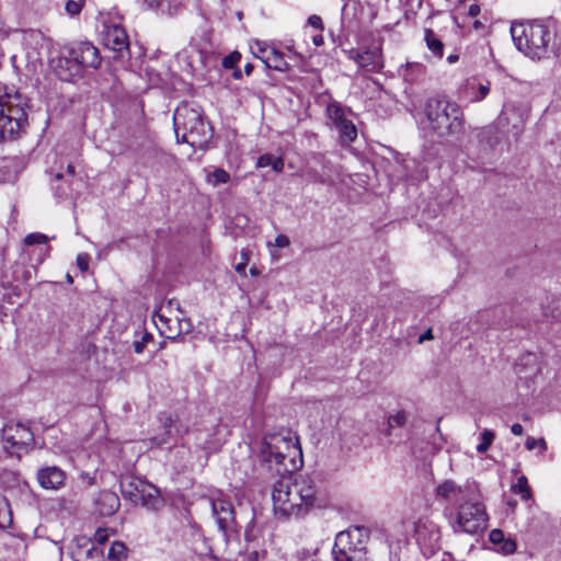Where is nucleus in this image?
<instances>
[{
	"mask_svg": "<svg viewBox=\"0 0 561 561\" xmlns=\"http://www.w3.org/2000/svg\"><path fill=\"white\" fill-rule=\"evenodd\" d=\"M408 415L404 411H398L396 414L388 417V435H390L393 427H401L407 423Z\"/></svg>",
	"mask_w": 561,
	"mask_h": 561,
	"instance_id": "nucleus-32",
	"label": "nucleus"
},
{
	"mask_svg": "<svg viewBox=\"0 0 561 561\" xmlns=\"http://www.w3.org/2000/svg\"><path fill=\"white\" fill-rule=\"evenodd\" d=\"M210 505L219 529L225 531L231 528L234 524L232 504L227 499L219 495L210 500Z\"/></svg>",
	"mask_w": 561,
	"mask_h": 561,
	"instance_id": "nucleus-14",
	"label": "nucleus"
},
{
	"mask_svg": "<svg viewBox=\"0 0 561 561\" xmlns=\"http://www.w3.org/2000/svg\"><path fill=\"white\" fill-rule=\"evenodd\" d=\"M355 61L360 68L375 72L382 68L381 56L378 50H365L355 57Z\"/></svg>",
	"mask_w": 561,
	"mask_h": 561,
	"instance_id": "nucleus-21",
	"label": "nucleus"
},
{
	"mask_svg": "<svg viewBox=\"0 0 561 561\" xmlns=\"http://www.w3.org/2000/svg\"><path fill=\"white\" fill-rule=\"evenodd\" d=\"M336 130L342 145H350L357 138V129L351 119L339 126Z\"/></svg>",
	"mask_w": 561,
	"mask_h": 561,
	"instance_id": "nucleus-25",
	"label": "nucleus"
},
{
	"mask_svg": "<svg viewBox=\"0 0 561 561\" xmlns=\"http://www.w3.org/2000/svg\"><path fill=\"white\" fill-rule=\"evenodd\" d=\"M83 5V0H68L66 3V11L70 15H77L80 13Z\"/></svg>",
	"mask_w": 561,
	"mask_h": 561,
	"instance_id": "nucleus-41",
	"label": "nucleus"
},
{
	"mask_svg": "<svg viewBox=\"0 0 561 561\" xmlns=\"http://www.w3.org/2000/svg\"><path fill=\"white\" fill-rule=\"evenodd\" d=\"M325 113L332 126L336 129L339 126L350 119L347 114L351 112L347 111L341 103L332 101L327 105Z\"/></svg>",
	"mask_w": 561,
	"mask_h": 561,
	"instance_id": "nucleus-22",
	"label": "nucleus"
},
{
	"mask_svg": "<svg viewBox=\"0 0 561 561\" xmlns=\"http://www.w3.org/2000/svg\"><path fill=\"white\" fill-rule=\"evenodd\" d=\"M4 448L13 454L28 447L33 443V433L22 423H8L2 428Z\"/></svg>",
	"mask_w": 561,
	"mask_h": 561,
	"instance_id": "nucleus-10",
	"label": "nucleus"
},
{
	"mask_svg": "<svg viewBox=\"0 0 561 561\" xmlns=\"http://www.w3.org/2000/svg\"><path fill=\"white\" fill-rule=\"evenodd\" d=\"M174 133L178 142L193 148L202 147L210 137V127L203 116L202 108L190 102H182L173 114Z\"/></svg>",
	"mask_w": 561,
	"mask_h": 561,
	"instance_id": "nucleus-3",
	"label": "nucleus"
},
{
	"mask_svg": "<svg viewBox=\"0 0 561 561\" xmlns=\"http://www.w3.org/2000/svg\"><path fill=\"white\" fill-rule=\"evenodd\" d=\"M241 59V55L238 51H234L224 58L222 65L225 68L230 69L233 68Z\"/></svg>",
	"mask_w": 561,
	"mask_h": 561,
	"instance_id": "nucleus-42",
	"label": "nucleus"
},
{
	"mask_svg": "<svg viewBox=\"0 0 561 561\" xmlns=\"http://www.w3.org/2000/svg\"><path fill=\"white\" fill-rule=\"evenodd\" d=\"M425 41L428 49L438 58L443 56L444 45L438 39L432 30H426L425 32Z\"/></svg>",
	"mask_w": 561,
	"mask_h": 561,
	"instance_id": "nucleus-30",
	"label": "nucleus"
},
{
	"mask_svg": "<svg viewBox=\"0 0 561 561\" xmlns=\"http://www.w3.org/2000/svg\"><path fill=\"white\" fill-rule=\"evenodd\" d=\"M312 42L316 46H321L324 43L323 36L321 34L314 35L312 37Z\"/></svg>",
	"mask_w": 561,
	"mask_h": 561,
	"instance_id": "nucleus-53",
	"label": "nucleus"
},
{
	"mask_svg": "<svg viewBox=\"0 0 561 561\" xmlns=\"http://www.w3.org/2000/svg\"><path fill=\"white\" fill-rule=\"evenodd\" d=\"M126 554V546L123 542L114 541L108 550V558L121 560Z\"/></svg>",
	"mask_w": 561,
	"mask_h": 561,
	"instance_id": "nucleus-34",
	"label": "nucleus"
},
{
	"mask_svg": "<svg viewBox=\"0 0 561 561\" xmlns=\"http://www.w3.org/2000/svg\"><path fill=\"white\" fill-rule=\"evenodd\" d=\"M494 433L490 430H484L481 434V442L477 445V451L484 454L493 443Z\"/></svg>",
	"mask_w": 561,
	"mask_h": 561,
	"instance_id": "nucleus-33",
	"label": "nucleus"
},
{
	"mask_svg": "<svg viewBox=\"0 0 561 561\" xmlns=\"http://www.w3.org/2000/svg\"><path fill=\"white\" fill-rule=\"evenodd\" d=\"M260 456L268 469L278 476H287L302 466V453L298 438L288 430L264 435Z\"/></svg>",
	"mask_w": 561,
	"mask_h": 561,
	"instance_id": "nucleus-2",
	"label": "nucleus"
},
{
	"mask_svg": "<svg viewBox=\"0 0 561 561\" xmlns=\"http://www.w3.org/2000/svg\"><path fill=\"white\" fill-rule=\"evenodd\" d=\"M274 49V47L261 41H255L251 44V50L253 55L261 59L263 62H265L266 58L273 54Z\"/></svg>",
	"mask_w": 561,
	"mask_h": 561,
	"instance_id": "nucleus-28",
	"label": "nucleus"
},
{
	"mask_svg": "<svg viewBox=\"0 0 561 561\" xmlns=\"http://www.w3.org/2000/svg\"><path fill=\"white\" fill-rule=\"evenodd\" d=\"M447 60H448L450 64H453V62H455V61H457V60H458V56H457V55H449V56H448V58H447Z\"/></svg>",
	"mask_w": 561,
	"mask_h": 561,
	"instance_id": "nucleus-55",
	"label": "nucleus"
},
{
	"mask_svg": "<svg viewBox=\"0 0 561 561\" xmlns=\"http://www.w3.org/2000/svg\"><path fill=\"white\" fill-rule=\"evenodd\" d=\"M144 347H145V341H137L134 343L135 352L138 354L144 351Z\"/></svg>",
	"mask_w": 561,
	"mask_h": 561,
	"instance_id": "nucleus-52",
	"label": "nucleus"
},
{
	"mask_svg": "<svg viewBox=\"0 0 561 561\" xmlns=\"http://www.w3.org/2000/svg\"><path fill=\"white\" fill-rule=\"evenodd\" d=\"M434 336L432 334V330L428 329L424 334H422L419 339V343H423L426 340H432Z\"/></svg>",
	"mask_w": 561,
	"mask_h": 561,
	"instance_id": "nucleus-51",
	"label": "nucleus"
},
{
	"mask_svg": "<svg viewBox=\"0 0 561 561\" xmlns=\"http://www.w3.org/2000/svg\"><path fill=\"white\" fill-rule=\"evenodd\" d=\"M50 68L53 72L62 81H70L75 77L82 75L79 66L67 57V50L65 47L60 50L57 57L50 59Z\"/></svg>",
	"mask_w": 561,
	"mask_h": 561,
	"instance_id": "nucleus-13",
	"label": "nucleus"
},
{
	"mask_svg": "<svg viewBox=\"0 0 561 561\" xmlns=\"http://www.w3.org/2000/svg\"><path fill=\"white\" fill-rule=\"evenodd\" d=\"M36 477L39 485L45 490H58L66 481L65 471L56 466L41 468Z\"/></svg>",
	"mask_w": 561,
	"mask_h": 561,
	"instance_id": "nucleus-16",
	"label": "nucleus"
},
{
	"mask_svg": "<svg viewBox=\"0 0 561 561\" xmlns=\"http://www.w3.org/2000/svg\"><path fill=\"white\" fill-rule=\"evenodd\" d=\"M480 13V7L478 4H471L468 10L470 16H477Z\"/></svg>",
	"mask_w": 561,
	"mask_h": 561,
	"instance_id": "nucleus-50",
	"label": "nucleus"
},
{
	"mask_svg": "<svg viewBox=\"0 0 561 561\" xmlns=\"http://www.w3.org/2000/svg\"><path fill=\"white\" fill-rule=\"evenodd\" d=\"M250 274H251L252 276H257V275H259V271H257L255 267H251V268H250Z\"/></svg>",
	"mask_w": 561,
	"mask_h": 561,
	"instance_id": "nucleus-56",
	"label": "nucleus"
},
{
	"mask_svg": "<svg viewBox=\"0 0 561 561\" xmlns=\"http://www.w3.org/2000/svg\"><path fill=\"white\" fill-rule=\"evenodd\" d=\"M425 116L430 129L438 137L458 135L465 129V115L461 107L445 98L428 99Z\"/></svg>",
	"mask_w": 561,
	"mask_h": 561,
	"instance_id": "nucleus-4",
	"label": "nucleus"
},
{
	"mask_svg": "<svg viewBox=\"0 0 561 561\" xmlns=\"http://www.w3.org/2000/svg\"><path fill=\"white\" fill-rule=\"evenodd\" d=\"M489 539L493 545L500 546L505 540V535L501 529H493L490 531Z\"/></svg>",
	"mask_w": 561,
	"mask_h": 561,
	"instance_id": "nucleus-43",
	"label": "nucleus"
},
{
	"mask_svg": "<svg viewBox=\"0 0 561 561\" xmlns=\"http://www.w3.org/2000/svg\"><path fill=\"white\" fill-rule=\"evenodd\" d=\"M234 78L239 79L240 78V72H236L234 73Z\"/></svg>",
	"mask_w": 561,
	"mask_h": 561,
	"instance_id": "nucleus-62",
	"label": "nucleus"
},
{
	"mask_svg": "<svg viewBox=\"0 0 561 561\" xmlns=\"http://www.w3.org/2000/svg\"><path fill=\"white\" fill-rule=\"evenodd\" d=\"M290 244V240L285 234H278L274 240V245L277 248H287Z\"/></svg>",
	"mask_w": 561,
	"mask_h": 561,
	"instance_id": "nucleus-47",
	"label": "nucleus"
},
{
	"mask_svg": "<svg viewBox=\"0 0 561 561\" xmlns=\"http://www.w3.org/2000/svg\"><path fill=\"white\" fill-rule=\"evenodd\" d=\"M272 491L273 508L282 517H302L312 508L320 506L319 490L308 476H298L294 480L280 476Z\"/></svg>",
	"mask_w": 561,
	"mask_h": 561,
	"instance_id": "nucleus-1",
	"label": "nucleus"
},
{
	"mask_svg": "<svg viewBox=\"0 0 561 561\" xmlns=\"http://www.w3.org/2000/svg\"><path fill=\"white\" fill-rule=\"evenodd\" d=\"M256 167H271L275 172H282L284 169V160L280 157H274L270 153H265L259 157Z\"/></svg>",
	"mask_w": 561,
	"mask_h": 561,
	"instance_id": "nucleus-27",
	"label": "nucleus"
},
{
	"mask_svg": "<svg viewBox=\"0 0 561 561\" xmlns=\"http://www.w3.org/2000/svg\"><path fill=\"white\" fill-rule=\"evenodd\" d=\"M185 323H186V329L185 330L188 331L190 327H191V323L188 321H186Z\"/></svg>",
	"mask_w": 561,
	"mask_h": 561,
	"instance_id": "nucleus-60",
	"label": "nucleus"
},
{
	"mask_svg": "<svg viewBox=\"0 0 561 561\" xmlns=\"http://www.w3.org/2000/svg\"><path fill=\"white\" fill-rule=\"evenodd\" d=\"M252 69H253V67L251 65H247L244 70H245L247 75H250L252 72Z\"/></svg>",
	"mask_w": 561,
	"mask_h": 561,
	"instance_id": "nucleus-57",
	"label": "nucleus"
},
{
	"mask_svg": "<svg viewBox=\"0 0 561 561\" xmlns=\"http://www.w3.org/2000/svg\"><path fill=\"white\" fill-rule=\"evenodd\" d=\"M180 57H187V53L186 51H183Z\"/></svg>",
	"mask_w": 561,
	"mask_h": 561,
	"instance_id": "nucleus-61",
	"label": "nucleus"
},
{
	"mask_svg": "<svg viewBox=\"0 0 561 561\" xmlns=\"http://www.w3.org/2000/svg\"><path fill=\"white\" fill-rule=\"evenodd\" d=\"M264 65L270 69H274L280 72L289 70V64L285 60L283 54L276 49H274L273 54L266 58Z\"/></svg>",
	"mask_w": 561,
	"mask_h": 561,
	"instance_id": "nucleus-26",
	"label": "nucleus"
},
{
	"mask_svg": "<svg viewBox=\"0 0 561 561\" xmlns=\"http://www.w3.org/2000/svg\"><path fill=\"white\" fill-rule=\"evenodd\" d=\"M230 174L221 168H216L214 169V171L209 172L206 175L207 183L213 186H217L219 184H227L230 181Z\"/></svg>",
	"mask_w": 561,
	"mask_h": 561,
	"instance_id": "nucleus-29",
	"label": "nucleus"
},
{
	"mask_svg": "<svg viewBox=\"0 0 561 561\" xmlns=\"http://www.w3.org/2000/svg\"><path fill=\"white\" fill-rule=\"evenodd\" d=\"M367 539V531L360 527L340 531L332 549L334 561H368Z\"/></svg>",
	"mask_w": 561,
	"mask_h": 561,
	"instance_id": "nucleus-7",
	"label": "nucleus"
},
{
	"mask_svg": "<svg viewBox=\"0 0 561 561\" xmlns=\"http://www.w3.org/2000/svg\"><path fill=\"white\" fill-rule=\"evenodd\" d=\"M26 113L18 94L0 83V140L15 138L25 127Z\"/></svg>",
	"mask_w": 561,
	"mask_h": 561,
	"instance_id": "nucleus-6",
	"label": "nucleus"
},
{
	"mask_svg": "<svg viewBox=\"0 0 561 561\" xmlns=\"http://www.w3.org/2000/svg\"><path fill=\"white\" fill-rule=\"evenodd\" d=\"M241 262H239L234 268L238 274L245 275V267L251 259V251L242 249L240 252Z\"/></svg>",
	"mask_w": 561,
	"mask_h": 561,
	"instance_id": "nucleus-37",
	"label": "nucleus"
},
{
	"mask_svg": "<svg viewBox=\"0 0 561 561\" xmlns=\"http://www.w3.org/2000/svg\"><path fill=\"white\" fill-rule=\"evenodd\" d=\"M146 73L151 84L159 85L162 82V78L160 77V75L157 73L152 68H147Z\"/></svg>",
	"mask_w": 561,
	"mask_h": 561,
	"instance_id": "nucleus-46",
	"label": "nucleus"
},
{
	"mask_svg": "<svg viewBox=\"0 0 561 561\" xmlns=\"http://www.w3.org/2000/svg\"><path fill=\"white\" fill-rule=\"evenodd\" d=\"M49 250H50V247H47V248H46V250H45V251H46V253H48V252H49Z\"/></svg>",
	"mask_w": 561,
	"mask_h": 561,
	"instance_id": "nucleus-63",
	"label": "nucleus"
},
{
	"mask_svg": "<svg viewBox=\"0 0 561 561\" xmlns=\"http://www.w3.org/2000/svg\"><path fill=\"white\" fill-rule=\"evenodd\" d=\"M164 432L161 436L154 437L157 445H164L170 443H176L182 434L185 432L183 426L172 419L168 417L163 423Z\"/></svg>",
	"mask_w": 561,
	"mask_h": 561,
	"instance_id": "nucleus-20",
	"label": "nucleus"
},
{
	"mask_svg": "<svg viewBox=\"0 0 561 561\" xmlns=\"http://www.w3.org/2000/svg\"><path fill=\"white\" fill-rule=\"evenodd\" d=\"M488 515L482 503L473 496L457 507L455 520L451 527L455 533L478 534L486 528Z\"/></svg>",
	"mask_w": 561,
	"mask_h": 561,
	"instance_id": "nucleus-9",
	"label": "nucleus"
},
{
	"mask_svg": "<svg viewBox=\"0 0 561 561\" xmlns=\"http://www.w3.org/2000/svg\"><path fill=\"white\" fill-rule=\"evenodd\" d=\"M47 241H48V237L46 234L39 233V232L30 233L24 239V243L26 245L46 244Z\"/></svg>",
	"mask_w": 561,
	"mask_h": 561,
	"instance_id": "nucleus-38",
	"label": "nucleus"
},
{
	"mask_svg": "<svg viewBox=\"0 0 561 561\" xmlns=\"http://www.w3.org/2000/svg\"><path fill=\"white\" fill-rule=\"evenodd\" d=\"M320 163L322 164V173L318 172L314 168L309 167L306 170V176L313 183L332 184L333 180L330 174V162L321 156Z\"/></svg>",
	"mask_w": 561,
	"mask_h": 561,
	"instance_id": "nucleus-23",
	"label": "nucleus"
},
{
	"mask_svg": "<svg viewBox=\"0 0 561 561\" xmlns=\"http://www.w3.org/2000/svg\"><path fill=\"white\" fill-rule=\"evenodd\" d=\"M104 45L117 53L128 49L129 42L126 31L119 25L106 26L103 35Z\"/></svg>",
	"mask_w": 561,
	"mask_h": 561,
	"instance_id": "nucleus-17",
	"label": "nucleus"
},
{
	"mask_svg": "<svg viewBox=\"0 0 561 561\" xmlns=\"http://www.w3.org/2000/svg\"><path fill=\"white\" fill-rule=\"evenodd\" d=\"M513 489L514 492L520 494L523 499L527 500L530 497V489L525 477L518 478Z\"/></svg>",
	"mask_w": 561,
	"mask_h": 561,
	"instance_id": "nucleus-36",
	"label": "nucleus"
},
{
	"mask_svg": "<svg viewBox=\"0 0 561 561\" xmlns=\"http://www.w3.org/2000/svg\"><path fill=\"white\" fill-rule=\"evenodd\" d=\"M414 533L420 543L434 546L440 538L439 529L436 524L427 518H420L414 524Z\"/></svg>",
	"mask_w": 561,
	"mask_h": 561,
	"instance_id": "nucleus-18",
	"label": "nucleus"
},
{
	"mask_svg": "<svg viewBox=\"0 0 561 561\" xmlns=\"http://www.w3.org/2000/svg\"><path fill=\"white\" fill-rule=\"evenodd\" d=\"M511 34L517 49L531 59H541L548 53L551 34L542 23H513Z\"/></svg>",
	"mask_w": 561,
	"mask_h": 561,
	"instance_id": "nucleus-5",
	"label": "nucleus"
},
{
	"mask_svg": "<svg viewBox=\"0 0 561 561\" xmlns=\"http://www.w3.org/2000/svg\"><path fill=\"white\" fill-rule=\"evenodd\" d=\"M67 280H68V283H70V284L72 283V277H71L69 274L67 275Z\"/></svg>",
	"mask_w": 561,
	"mask_h": 561,
	"instance_id": "nucleus-59",
	"label": "nucleus"
},
{
	"mask_svg": "<svg viewBox=\"0 0 561 561\" xmlns=\"http://www.w3.org/2000/svg\"><path fill=\"white\" fill-rule=\"evenodd\" d=\"M55 178H56L57 180H60V179L62 178V174H61V173H57V174L55 175Z\"/></svg>",
	"mask_w": 561,
	"mask_h": 561,
	"instance_id": "nucleus-58",
	"label": "nucleus"
},
{
	"mask_svg": "<svg viewBox=\"0 0 561 561\" xmlns=\"http://www.w3.org/2000/svg\"><path fill=\"white\" fill-rule=\"evenodd\" d=\"M67 173L70 175V176H73L76 174V170H75V167L72 164H68L67 167Z\"/></svg>",
	"mask_w": 561,
	"mask_h": 561,
	"instance_id": "nucleus-54",
	"label": "nucleus"
},
{
	"mask_svg": "<svg viewBox=\"0 0 561 561\" xmlns=\"http://www.w3.org/2000/svg\"><path fill=\"white\" fill-rule=\"evenodd\" d=\"M435 495L439 501L459 505L470 500L473 492L467 484L462 485L454 480H444L437 484Z\"/></svg>",
	"mask_w": 561,
	"mask_h": 561,
	"instance_id": "nucleus-12",
	"label": "nucleus"
},
{
	"mask_svg": "<svg viewBox=\"0 0 561 561\" xmlns=\"http://www.w3.org/2000/svg\"><path fill=\"white\" fill-rule=\"evenodd\" d=\"M121 492L124 499L147 510L157 511L163 504L158 489L137 477L127 476L122 478Z\"/></svg>",
	"mask_w": 561,
	"mask_h": 561,
	"instance_id": "nucleus-8",
	"label": "nucleus"
},
{
	"mask_svg": "<svg viewBox=\"0 0 561 561\" xmlns=\"http://www.w3.org/2000/svg\"><path fill=\"white\" fill-rule=\"evenodd\" d=\"M67 57L71 58L83 72L87 67L98 68L101 64L99 49L88 42H80L65 46Z\"/></svg>",
	"mask_w": 561,
	"mask_h": 561,
	"instance_id": "nucleus-11",
	"label": "nucleus"
},
{
	"mask_svg": "<svg viewBox=\"0 0 561 561\" xmlns=\"http://www.w3.org/2000/svg\"><path fill=\"white\" fill-rule=\"evenodd\" d=\"M95 505L102 516H112L119 508V497L111 491H103L99 494Z\"/></svg>",
	"mask_w": 561,
	"mask_h": 561,
	"instance_id": "nucleus-19",
	"label": "nucleus"
},
{
	"mask_svg": "<svg viewBox=\"0 0 561 561\" xmlns=\"http://www.w3.org/2000/svg\"><path fill=\"white\" fill-rule=\"evenodd\" d=\"M107 539H108L107 529H104V528L96 529V531L94 533L95 542L103 545L104 542L107 541Z\"/></svg>",
	"mask_w": 561,
	"mask_h": 561,
	"instance_id": "nucleus-45",
	"label": "nucleus"
},
{
	"mask_svg": "<svg viewBox=\"0 0 561 561\" xmlns=\"http://www.w3.org/2000/svg\"><path fill=\"white\" fill-rule=\"evenodd\" d=\"M148 8L150 9H157V8H160L164 2L168 3L169 5V9L171 10V8H178L179 4H181V2L183 0H142Z\"/></svg>",
	"mask_w": 561,
	"mask_h": 561,
	"instance_id": "nucleus-39",
	"label": "nucleus"
},
{
	"mask_svg": "<svg viewBox=\"0 0 561 561\" xmlns=\"http://www.w3.org/2000/svg\"><path fill=\"white\" fill-rule=\"evenodd\" d=\"M12 524V514L9 504L0 500V528L5 529Z\"/></svg>",
	"mask_w": 561,
	"mask_h": 561,
	"instance_id": "nucleus-31",
	"label": "nucleus"
},
{
	"mask_svg": "<svg viewBox=\"0 0 561 561\" xmlns=\"http://www.w3.org/2000/svg\"><path fill=\"white\" fill-rule=\"evenodd\" d=\"M308 24L310 26H312L313 28H317V30H322L323 28L322 19L319 15H311L308 19Z\"/></svg>",
	"mask_w": 561,
	"mask_h": 561,
	"instance_id": "nucleus-48",
	"label": "nucleus"
},
{
	"mask_svg": "<svg viewBox=\"0 0 561 561\" xmlns=\"http://www.w3.org/2000/svg\"><path fill=\"white\" fill-rule=\"evenodd\" d=\"M196 446L206 451H216L221 446L222 440L217 437H210L202 431L195 433Z\"/></svg>",
	"mask_w": 561,
	"mask_h": 561,
	"instance_id": "nucleus-24",
	"label": "nucleus"
},
{
	"mask_svg": "<svg viewBox=\"0 0 561 561\" xmlns=\"http://www.w3.org/2000/svg\"><path fill=\"white\" fill-rule=\"evenodd\" d=\"M511 432L514 435L520 436L523 434V426L519 423H515L512 425Z\"/></svg>",
	"mask_w": 561,
	"mask_h": 561,
	"instance_id": "nucleus-49",
	"label": "nucleus"
},
{
	"mask_svg": "<svg viewBox=\"0 0 561 561\" xmlns=\"http://www.w3.org/2000/svg\"><path fill=\"white\" fill-rule=\"evenodd\" d=\"M90 256L87 253H81L77 256V265L81 272H87L89 268Z\"/></svg>",
	"mask_w": 561,
	"mask_h": 561,
	"instance_id": "nucleus-44",
	"label": "nucleus"
},
{
	"mask_svg": "<svg viewBox=\"0 0 561 561\" xmlns=\"http://www.w3.org/2000/svg\"><path fill=\"white\" fill-rule=\"evenodd\" d=\"M517 545L513 538H505L499 546V551L503 554H513L516 551Z\"/></svg>",
	"mask_w": 561,
	"mask_h": 561,
	"instance_id": "nucleus-40",
	"label": "nucleus"
},
{
	"mask_svg": "<svg viewBox=\"0 0 561 561\" xmlns=\"http://www.w3.org/2000/svg\"><path fill=\"white\" fill-rule=\"evenodd\" d=\"M525 447L528 450H534L538 448L539 453L543 454L547 450V443L543 438H534L531 436H528L525 442Z\"/></svg>",
	"mask_w": 561,
	"mask_h": 561,
	"instance_id": "nucleus-35",
	"label": "nucleus"
},
{
	"mask_svg": "<svg viewBox=\"0 0 561 561\" xmlns=\"http://www.w3.org/2000/svg\"><path fill=\"white\" fill-rule=\"evenodd\" d=\"M491 91V83L476 77L468 78L460 89V95L470 103L483 101Z\"/></svg>",
	"mask_w": 561,
	"mask_h": 561,
	"instance_id": "nucleus-15",
	"label": "nucleus"
}]
</instances>
